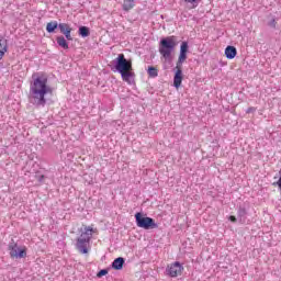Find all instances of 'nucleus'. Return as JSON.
I'll return each instance as SVG.
<instances>
[{
    "mask_svg": "<svg viewBox=\"0 0 281 281\" xmlns=\"http://www.w3.org/2000/svg\"><path fill=\"white\" fill-rule=\"evenodd\" d=\"M79 34H80V36H82V38H87V36H89V27L80 26Z\"/></svg>",
    "mask_w": 281,
    "mask_h": 281,
    "instance_id": "obj_18",
    "label": "nucleus"
},
{
    "mask_svg": "<svg viewBox=\"0 0 281 281\" xmlns=\"http://www.w3.org/2000/svg\"><path fill=\"white\" fill-rule=\"evenodd\" d=\"M54 89L49 87L47 75L35 72L32 75L30 83L29 102L33 106H45L47 104V95H53Z\"/></svg>",
    "mask_w": 281,
    "mask_h": 281,
    "instance_id": "obj_1",
    "label": "nucleus"
},
{
    "mask_svg": "<svg viewBox=\"0 0 281 281\" xmlns=\"http://www.w3.org/2000/svg\"><path fill=\"white\" fill-rule=\"evenodd\" d=\"M147 74H148L149 78H157V76H159V70L153 66H149Z\"/></svg>",
    "mask_w": 281,
    "mask_h": 281,
    "instance_id": "obj_17",
    "label": "nucleus"
},
{
    "mask_svg": "<svg viewBox=\"0 0 281 281\" xmlns=\"http://www.w3.org/2000/svg\"><path fill=\"white\" fill-rule=\"evenodd\" d=\"M115 69L121 74L122 80L131 85V78H135V72H133V61L126 59L124 54H119L115 58Z\"/></svg>",
    "mask_w": 281,
    "mask_h": 281,
    "instance_id": "obj_2",
    "label": "nucleus"
},
{
    "mask_svg": "<svg viewBox=\"0 0 281 281\" xmlns=\"http://www.w3.org/2000/svg\"><path fill=\"white\" fill-rule=\"evenodd\" d=\"M5 52H8V44L3 40H0V60H3Z\"/></svg>",
    "mask_w": 281,
    "mask_h": 281,
    "instance_id": "obj_15",
    "label": "nucleus"
},
{
    "mask_svg": "<svg viewBox=\"0 0 281 281\" xmlns=\"http://www.w3.org/2000/svg\"><path fill=\"white\" fill-rule=\"evenodd\" d=\"M246 113H256V108H254V106H250V108H248L247 110H246Z\"/></svg>",
    "mask_w": 281,
    "mask_h": 281,
    "instance_id": "obj_21",
    "label": "nucleus"
},
{
    "mask_svg": "<svg viewBox=\"0 0 281 281\" xmlns=\"http://www.w3.org/2000/svg\"><path fill=\"white\" fill-rule=\"evenodd\" d=\"M188 60V42H182L180 46V54L176 64V72L173 76V87L179 89L183 82V63Z\"/></svg>",
    "mask_w": 281,
    "mask_h": 281,
    "instance_id": "obj_3",
    "label": "nucleus"
},
{
    "mask_svg": "<svg viewBox=\"0 0 281 281\" xmlns=\"http://www.w3.org/2000/svg\"><path fill=\"white\" fill-rule=\"evenodd\" d=\"M175 47H177V38L175 36L165 37L159 43V54L165 60H170Z\"/></svg>",
    "mask_w": 281,
    "mask_h": 281,
    "instance_id": "obj_4",
    "label": "nucleus"
},
{
    "mask_svg": "<svg viewBox=\"0 0 281 281\" xmlns=\"http://www.w3.org/2000/svg\"><path fill=\"white\" fill-rule=\"evenodd\" d=\"M37 179H38V181H43V180L45 179V176H43V175H42V176H38Z\"/></svg>",
    "mask_w": 281,
    "mask_h": 281,
    "instance_id": "obj_24",
    "label": "nucleus"
},
{
    "mask_svg": "<svg viewBox=\"0 0 281 281\" xmlns=\"http://www.w3.org/2000/svg\"><path fill=\"white\" fill-rule=\"evenodd\" d=\"M229 221H231L232 223H236V216L231 215V216H229Z\"/></svg>",
    "mask_w": 281,
    "mask_h": 281,
    "instance_id": "obj_22",
    "label": "nucleus"
},
{
    "mask_svg": "<svg viewBox=\"0 0 281 281\" xmlns=\"http://www.w3.org/2000/svg\"><path fill=\"white\" fill-rule=\"evenodd\" d=\"M93 227L86 226L85 231L81 233V238H88V240H91V236H93Z\"/></svg>",
    "mask_w": 281,
    "mask_h": 281,
    "instance_id": "obj_11",
    "label": "nucleus"
},
{
    "mask_svg": "<svg viewBox=\"0 0 281 281\" xmlns=\"http://www.w3.org/2000/svg\"><path fill=\"white\" fill-rule=\"evenodd\" d=\"M236 54H238V50H236V47L227 46L225 48V56L228 60H234V58H236Z\"/></svg>",
    "mask_w": 281,
    "mask_h": 281,
    "instance_id": "obj_10",
    "label": "nucleus"
},
{
    "mask_svg": "<svg viewBox=\"0 0 281 281\" xmlns=\"http://www.w3.org/2000/svg\"><path fill=\"white\" fill-rule=\"evenodd\" d=\"M198 0H184L186 3H196Z\"/></svg>",
    "mask_w": 281,
    "mask_h": 281,
    "instance_id": "obj_23",
    "label": "nucleus"
},
{
    "mask_svg": "<svg viewBox=\"0 0 281 281\" xmlns=\"http://www.w3.org/2000/svg\"><path fill=\"white\" fill-rule=\"evenodd\" d=\"M112 267L116 270L120 271L124 267V258L119 257L112 262Z\"/></svg>",
    "mask_w": 281,
    "mask_h": 281,
    "instance_id": "obj_12",
    "label": "nucleus"
},
{
    "mask_svg": "<svg viewBox=\"0 0 281 281\" xmlns=\"http://www.w3.org/2000/svg\"><path fill=\"white\" fill-rule=\"evenodd\" d=\"M135 8V0H124L123 1V10L128 12Z\"/></svg>",
    "mask_w": 281,
    "mask_h": 281,
    "instance_id": "obj_13",
    "label": "nucleus"
},
{
    "mask_svg": "<svg viewBox=\"0 0 281 281\" xmlns=\"http://www.w3.org/2000/svg\"><path fill=\"white\" fill-rule=\"evenodd\" d=\"M89 241V238H85L82 236L78 237L76 247L80 254H89V249H87Z\"/></svg>",
    "mask_w": 281,
    "mask_h": 281,
    "instance_id": "obj_8",
    "label": "nucleus"
},
{
    "mask_svg": "<svg viewBox=\"0 0 281 281\" xmlns=\"http://www.w3.org/2000/svg\"><path fill=\"white\" fill-rule=\"evenodd\" d=\"M166 272L169 278H179V276L183 273V265L179 261H175L167 266Z\"/></svg>",
    "mask_w": 281,
    "mask_h": 281,
    "instance_id": "obj_7",
    "label": "nucleus"
},
{
    "mask_svg": "<svg viewBox=\"0 0 281 281\" xmlns=\"http://www.w3.org/2000/svg\"><path fill=\"white\" fill-rule=\"evenodd\" d=\"M269 25H270V27H276V25H278V22L276 21V19H272V20L269 22Z\"/></svg>",
    "mask_w": 281,
    "mask_h": 281,
    "instance_id": "obj_20",
    "label": "nucleus"
},
{
    "mask_svg": "<svg viewBox=\"0 0 281 281\" xmlns=\"http://www.w3.org/2000/svg\"><path fill=\"white\" fill-rule=\"evenodd\" d=\"M108 273H109V270H106V269L100 270L97 273V278H102V277L106 276Z\"/></svg>",
    "mask_w": 281,
    "mask_h": 281,
    "instance_id": "obj_19",
    "label": "nucleus"
},
{
    "mask_svg": "<svg viewBox=\"0 0 281 281\" xmlns=\"http://www.w3.org/2000/svg\"><path fill=\"white\" fill-rule=\"evenodd\" d=\"M135 218L137 227L142 229H157L159 227L151 217L145 216L142 213H136Z\"/></svg>",
    "mask_w": 281,
    "mask_h": 281,
    "instance_id": "obj_5",
    "label": "nucleus"
},
{
    "mask_svg": "<svg viewBox=\"0 0 281 281\" xmlns=\"http://www.w3.org/2000/svg\"><path fill=\"white\" fill-rule=\"evenodd\" d=\"M58 29L61 34L67 38V41H74L71 36V26L67 23H59Z\"/></svg>",
    "mask_w": 281,
    "mask_h": 281,
    "instance_id": "obj_9",
    "label": "nucleus"
},
{
    "mask_svg": "<svg viewBox=\"0 0 281 281\" xmlns=\"http://www.w3.org/2000/svg\"><path fill=\"white\" fill-rule=\"evenodd\" d=\"M9 255L11 258H27V247H19V244L12 241L9 244Z\"/></svg>",
    "mask_w": 281,
    "mask_h": 281,
    "instance_id": "obj_6",
    "label": "nucleus"
},
{
    "mask_svg": "<svg viewBox=\"0 0 281 281\" xmlns=\"http://www.w3.org/2000/svg\"><path fill=\"white\" fill-rule=\"evenodd\" d=\"M58 25L57 21L48 22L46 24V32H48V34L54 33L58 29Z\"/></svg>",
    "mask_w": 281,
    "mask_h": 281,
    "instance_id": "obj_14",
    "label": "nucleus"
},
{
    "mask_svg": "<svg viewBox=\"0 0 281 281\" xmlns=\"http://www.w3.org/2000/svg\"><path fill=\"white\" fill-rule=\"evenodd\" d=\"M56 41L59 47H63V49H69V44L67 43V40H65L64 36H58Z\"/></svg>",
    "mask_w": 281,
    "mask_h": 281,
    "instance_id": "obj_16",
    "label": "nucleus"
}]
</instances>
